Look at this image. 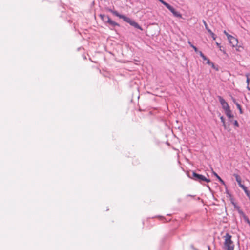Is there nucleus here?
Listing matches in <instances>:
<instances>
[{
  "label": "nucleus",
  "mask_w": 250,
  "mask_h": 250,
  "mask_svg": "<svg viewBox=\"0 0 250 250\" xmlns=\"http://www.w3.org/2000/svg\"><path fill=\"white\" fill-rule=\"evenodd\" d=\"M109 12H110L111 13H112L114 15L119 17L120 19H122L123 21L128 23H129L131 26L134 27V28L140 29V30L142 31L143 29L141 27V26H140L138 23L135 22L134 20H132L131 19L124 15L120 14L118 13V11L116 10H114L112 9H109L108 10Z\"/></svg>",
  "instance_id": "1"
},
{
  "label": "nucleus",
  "mask_w": 250,
  "mask_h": 250,
  "mask_svg": "<svg viewBox=\"0 0 250 250\" xmlns=\"http://www.w3.org/2000/svg\"><path fill=\"white\" fill-rule=\"evenodd\" d=\"M231 235L229 233H227L223 238H225L224 247L227 250H234V244L231 240Z\"/></svg>",
  "instance_id": "2"
},
{
  "label": "nucleus",
  "mask_w": 250,
  "mask_h": 250,
  "mask_svg": "<svg viewBox=\"0 0 250 250\" xmlns=\"http://www.w3.org/2000/svg\"><path fill=\"white\" fill-rule=\"evenodd\" d=\"M193 180L203 184L204 182L209 183L211 181L209 178L206 177L205 176L198 174L195 172H192V177H191Z\"/></svg>",
  "instance_id": "3"
},
{
  "label": "nucleus",
  "mask_w": 250,
  "mask_h": 250,
  "mask_svg": "<svg viewBox=\"0 0 250 250\" xmlns=\"http://www.w3.org/2000/svg\"><path fill=\"white\" fill-rule=\"evenodd\" d=\"M228 39L229 41V43L232 47H234L236 46L238 44V40L235 37L232 36L231 35L228 36Z\"/></svg>",
  "instance_id": "4"
},
{
  "label": "nucleus",
  "mask_w": 250,
  "mask_h": 250,
  "mask_svg": "<svg viewBox=\"0 0 250 250\" xmlns=\"http://www.w3.org/2000/svg\"><path fill=\"white\" fill-rule=\"evenodd\" d=\"M167 8L173 14V15L177 18H181V14L178 11H177L175 8L171 6L170 4H168Z\"/></svg>",
  "instance_id": "5"
},
{
  "label": "nucleus",
  "mask_w": 250,
  "mask_h": 250,
  "mask_svg": "<svg viewBox=\"0 0 250 250\" xmlns=\"http://www.w3.org/2000/svg\"><path fill=\"white\" fill-rule=\"evenodd\" d=\"M218 98L223 110L229 107V105L228 103L225 100V99L223 97H222L220 96H218Z\"/></svg>",
  "instance_id": "6"
},
{
  "label": "nucleus",
  "mask_w": 250,
  "mask_h": 250,
  "mask_svg": "<svg viewBox=\"0 0 250 250\" xmlns=\"http://www.w3.org/2000/svg\"><path fill=\"white\" fill-rule=\"evenodd\" d=\"M233 176L235 178L236 181H237L239 186L241 188L243 189H244L246 187L241 183V178L237 174H233Z\"/></svg>",
  "instance_id": "7"
},
{
  "label": "nucleus",
  "mask_w": 250,
  "mask_h": 250,
  "mask_svg": "<svg viewBox=\"0 0 250 250\" xmlns=\"http://www.w3.org/2000/svg\"><path fill=\"white\" fill-rule=\"evenodd\" d=\"M224 110L226 115L227 116V117H228V118H229V122H232V120H231V118H233L234 115L232 114L231 110H230V107L225 109Z\"/></svg>",
  "instance_id": "8"
},
{
  "label": "nucleus",
  "mask_w": 250,
  "mask_h": 250,
  "mask_svg": "<svg viewBox=\"0 0 250 250\" xmlns=\"http://www.w3.org/2000/svg\"><path fill=\"white\" fill-rule=\"evenodd\" d=\"M100 17L101 20L105 23L108 22V19H110V17L108 15L104 14H100Z\"/></svg>",
  "instance_id": "9"
},
{
  "label": "nucleus",
  "mask_w": 250,
  "mask_h": 250,
  "mask_svg": "<svg viewBox=\"0 0 250 250\" xmlns=\"http://www.w3.org/2000/svg\"><path fill=\"white\" fill-rule=\"evenodd\" d=\"M108 23H109L112 27L120 26V24L115 21H112L110 18L108 19Z\"/></svg>",
  "instance_id": "10"
},
{
  "label": "nucleus",
  "mask_w": 250,
  "mask_h": 250,
  "mask_svg": "<svg viewBox=\"0 0 250 250\" xmlns=\"http://www.w3.org/2000/svg\"><path fill=\"white\" fill-rule=\"evenodd\" d=\"M233 102H234V103L236 105L237 108L239 110L240 113V114H242L243 113V111H242L241 106L240 105V104L236 101V100L235 99H233Z\"/></svg>",
  "instance_id": "11"
},
{
  "label": "nucleus",
  "mask_w": 250,
  "mask_h": 250,
  "mask_svg": "<svg viewBox=\"0 0 250 250\" xmlns=\"http://www.w3.org/2000/svg\"><path fill=\"white\" fill-rule=\"evenodd\" d=\"M235 208L237 209L239 214L240 215H241V216H242V217L244 218L245 216H246L245 215V214L244 213V212L243 211V210L242 209H241L240 208V207L237 206V207H235Z\"/></svg>",
  "instance_id": "12"
},
{
  "label": "nucleus",
  "mask_w": 250,
  "mask_h": 250,
  "mask_svg": "<svg viewBox=\"0 0 250 250\" xmlns=\"http://www.w3.org/2000/svg\"><path fill=\"white\" fill-rule=\"evenodd\" d=\"M207 63L208 64V65H211V67L215 69L217 71L218 70V68L215 67L214 64L212 62H210L209 59L208 60Z\"/></svg>",
  "instance_id": "13"
},
{
  "label": "nucleus",
  "mask_w": 250,
  "mask_h": 250,
  "mask_svg": "<svg viewBox=\"0 0 250 250\" xmlns=\"http://www.w3.org/2000/svg\"><path fill=\"white\" fill-rule=\"evenodd\" d=\"M197 53L199 54L200 57L203 59V60H208V59L207 57H206V56H205L204 55V54L202 53V51H198V52Z\"/></svg>",
  "instance_id": "14"
},
{
  "label": "nucleus",
  "mask_w": 250,
  "mask_h": 250,
  "mask_svg": "<svg viewBox=\"0 0 250 250\" xmlns=\"http://www.w3.org/2000/svg\"><path fill=\"white\" fill-rule=\"evenodd\" d=\"M220 120H221V121L222 123V125L224 127V128H225L226 127V124H225V119L224 118V117L223 116H221L220 117Z\"/></svg>",
  "instance_id": "15"
},
{
  "label": "nucleus",
  "mask_w": 250,
  "mask_h": 250,
  "mask_svg": "<svg viewBox=\"0 0 250 250\" xmlns=\"http://www.w3.org/2000/svg\"><path fill=\"white\" fill-rule=\"evenodd\" d=\"M245 221L250 226V221L247 216H245L243 218Z\"/></svg>",
  "instance_id": "16"
},
{
  "label": "nucleus",
  "mask_w": 250,
  "mask_h": 250,
  "mask_svg": "<svg viewBox=\"0 0 250 250\" xmlns=\"http://www.w3.org/2000/svg\"><path fill=\"white\" fill-rule=\"evenodd\" d=\"M216 44L218 46V48H219L220 50L222 51L224 53H225V51L224 50H222L221 49L222 46H221V44L218 42H216Z\"/></svg>",
  "instance_id": "17"
},
{
  "label": "nucleus",
  "mask_w": 250,
  "mask_h": 250,
  "mask_svg": "<svg viewBox=\"0 0 250 250\" xmlns=\"http://www.w3.org/2000/svg\"><path fill=\"white\" fill-rule=\"evenodd\" d=\"M233 124H234V125L236 127H238L239 126V123L238 122H237V120H234L233 121Z\"/></svg>",
  "instance_id": "18"
},
{
  "label": "nucleus",
  "mask_w": 250,
  "mask_h": 250,
  "mask_svg": "<svg viewBox=\"0 0 250 250\" xmlns=\"http://www.w3.org/2000/svg\"><path fill=\"white\" fill-rule=\"evenodd\" d=\"M203 23H204V25H205V28L206 29H208V24L207 23H206V21L204 20H203L202 21Z\"/></svg>",
  "instance_id": "19"
},
{
  "label": "nucleus",
  "mask_w": 250,
  "mask_h": 250,
  "mask_svg": "<svg viewBox=\"0 0 250 250\" xmlns=\"http://www.w3.org/2000/svg\"><path fill=\"white\" fill-rule=\"evenodd\" d=\"M191 47L194 50V51L196 53H197L198 52V50L197 48L195 46H194L193 44H191Z\"/></svg>",
  "instance_id": "20"
},
{
  "label": "nucleus",
  "mask_w": 250,
  "mask_h": 250,
  "mask_svg": "<svg viewBox=\"0 0 250 250\" xmlns=\"http://www.w3.org/2000/svg\"><path fill=\"white\" fill-rule=\"evenodd\" d=\"M246 76L247 77V84L249 85V82H250L249 75L248 74H246Z\"/></svg>",
  "instance_id": "21"
},
{
  "label": "nucleus",
  "mask_w": 250,
  "mask_h": 250,
  "mask_svg": "<svg viewBox=\"0 0 250 250\" xmlns=\"http://www.w3.org/2000/svg\"><path fill=\"white\" fill-rule=\"evenodd\" d=\"M213 174L216 176V177L218 179L220 180L221 177L215 172H213Z\"/></svg>",
  "instance_id": "22"
},
{
  "label": "nucleus",
  "mask_w": 250,
  "mask_h": 250,
  "mask_svg": "<svg viewBox=\"0 0 250 250\" xmlns=\"http://www.w3.org/2000/svg\"><path fill=\"white\" fill-rule=\"evenodd\" d=\"M211 37L212 38L213 40H215L216 37L215 36V35L212 33L211 35H210Z\"/></svg>",
  "instance_id": "23"
},
{
  "label": "nucleus",
  "mask_w": 250,
  "mask_h": 250,
  "mask_svg": "<svg viewBox=\"0 0 250 250\" xmlns=\"http://www.w3.org/2000/svg\"><path fill=\"white\" fill-rule=\"evenodd\" d=\"M207 30L210 34V35H211L213 33L209 28H208V29H207Z\"/></svg>",
  "instance_id": "24"
},
{
  "label": "nucleus",
  "mask_w": 250,
  "mask_h": 250,
  "mask_svg": "<svg viewBox=\"0 0 250 250\" xmlns=\"http://www.w3.org/2000/svg\"><path fill=\"white\" fill-rule=\"evenodd\" d=\"M219 180L223 185L225 184V182L221 178H220Z\"/></svg>",
  "instance_id": "25"
},
{
  "label": "nucleus",
  "mask_w": 250,
  "mask_h": 250,
  "mask_svg": "<svg viewBox=\"0 0 250 250\" xmlns=\"http://www.w3.org/2000/svg\"><path fill=\"white\" fill-rule=\"evenodd\" d=\"M195 196V195H192L188 194L186 196V197H191L192 198H194Z\"/></svg>",
  "instance_id": "26"
},
{
  "label": "nucleus",
  "mask_w": 250,
  "mask_h": 250,
  "mask_svg": "<svg viewBox=\"0 0 250 250\" xmlns=\"http://www.w3.org/2000/svg\"><path fill=\"white\" fill-rule=\"evenodd\" d=\"M224 33L228 36V35H229V34H228L226 31H224Z\"/></svg>",
  "instance_id": "27"
},
{
  "label": "nucleus",
  "mask_w": 250,
  "mask_h": 250,
  "mask_svg": "<svg viewBox=\"0 0 250 250\" xmlns=\"http://www.w3.org/2000/svg\"><path fill=\"white\" fill-rule=\"evenodd\" d=\"M247 88L249 90H250V87H249L248 85L247 86Z\"/></svg>",
  "instance_id": "28"
},
{
  "label": "nucleus",
  "mask_w": 250,
  "mask_h": 250,
  "mask_svg": "<svg viewBox=\"0 0 250 250\" xmlns=\"http://www.w3.org/2000/svg\"><path fill=\"white\" fill-rule=\"evenodd\" d=\"M208 250H210V247H209V246H208Z\"/></svg>",
  "instance_id": "29"
},
{
  "label": "nucleus",
  "mask_w": 250,
  "mask_h": 250,
  "mask_svg": "<svg viewBox=\"0 0 250 250\" xmlns=\"http://www.w3.org/2000/svg\"><path fill=\"white\" fill-rule=\"evenodd\" d=\"M188 43L189 44V45L191 46V44H192L190 42H188Z\"/></svg>",
  "instance_id": "30"
},
{
  "label": "nucleus",
  "mask_w": 250,
  "mask_h": 250,
  "mask_svg": "<svg viewBox=\"0 0 250 250\" xmlns=\"http://www.w3.org/2000/svg\"><path fill=\"white\" fill-rule=\"evenodd\" d=\"M204 60L205 61H207V62H208V60Z\"/></svg>",
  "instance_id": "31"
},
{
  "label": "nucleus",
  "mask_w": 250,
  "mask_h": 250,
  "mask_svg": "<svg viewBox=\"0 0 250 250\" xmlns=\"http://www.w3.org/2000/svg\"><path fill=\"white\" fill-rule=\"evenodd\" d=\"M160 218H163V219H164V217H162V216H160Z\"/></svg>",
  "instance_id": "32"
}]
</instances>
